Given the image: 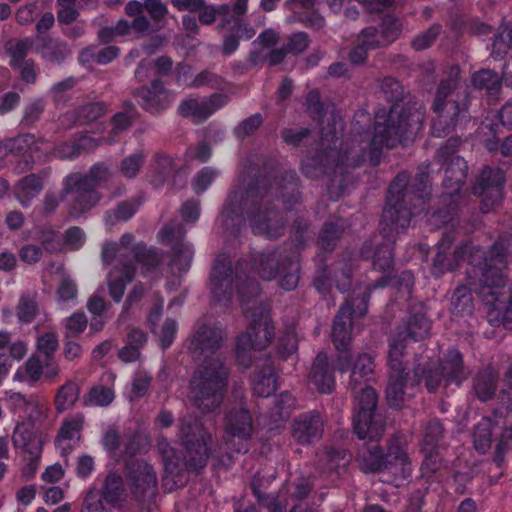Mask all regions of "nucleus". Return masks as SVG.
<instances>
[{
  "label": "nucleus",
  "mask_w": 512,
  "mask_h": 512,
  "mask_svg": "<svg viewBox=\"0 0 512 512\" xmlns=\"http://www.w3.org/2000/svg\"><path fill=\"white\" fill-rule=\"evenodd\" d=\"M105 113V107L101 103H90L80 110V115L77 119L79 123H87L94 121Z\"/></svg>",
  "instance_id": "obj_58"
},
{
  "label": "nucleus",
  "mask_w": 512,
  "mask_h": 512,
  "mask_svg": "<svg viewBox=\"0 0 512 512\" xmlns=\"http://www.w3.org/2000/svg\"><path fill=\"white\" fill-rule=\"evenodd\" d=\"M460 70L453 66L448 72V78L441 81L433 102L437 114L432 122V134L442 137L448 134L456 125L459 118L465 117V109L457 102L456 85Z\"/></svg>",
  "instance_id": "obj_8"
},
{
  "label": "nucleus",
  "mask_w": 512,
  "mask_h": 512,
  "mask_svg": "<svg viewBox=\"0 0 512 512\" xmlns=\"http://www.w3.org/2000/svg\"><path fill=\"white\" fill-rule=\"evenodd\" d=\"M393 256L390 246H383L373 257V265L375 268L387 270L392 264Z\"/></svg>",
  "instance_id": "obj_61"
},
{
  "label": "nucleus",
  "mask_w": 512,
  "mask_h": 512,
  "mask_svg": "<svg viewBox=\"0 0 512 512\" xmlns=\"http://www.w3.org/2000/svg\"><path fill=\"white\" fill-rule=\"evenodd\" d=\"M492 421L489 418H483L476 426L473 434L474 446L482 453L486 452L491 445Z\"/></svg>",
  "instance_id": "obj_41"
},
{
  "label": "nucleus",
  "mask_w": 512,
  "mask_h": 512,
  "mask_svg": "<svg viewBox=\"0 0 512 512\" xmlns=\"http://www.w3.org/2000/svg\"><path fill=\"white\" fill-rule=\"evenodd\" d=\"M109 171L103 164L92 167L88 175L78 173L69 175L64 183V196L68 202L69 215L82 216L99 201L95 188L108 179Z\"/></svg>",
  "instance_id": "obj_7"
},
{
  "label": "nucleus",
  "mask_w": 512,
  "mask_h": 512,
  "mask_svg": "<svg viewBox=\"0 0 512 512\" xmlns=\"http://www.w3.org/2000/svg\"><path fill=\"white\" fill-rule=\"evenodd\" d=\"M280 260L276 253L262 255L259 258L258 273L264 280H271L277 275Z\"/></svg>",
  "instance_id": "obj_45"
},
{
  "label": "nucleus",
  "mask_w": 512,
  "mask_h": 512,
  "mask_svg": "<svg viewBox=\"0 0 512 512\" xmlns=\"http://www.w3.org/2000/svg\"><path fill=\"white\" fill-rule=\"evenodd\" d=\"M58 345L57 335L54 332H45L36 339V354L45 356V360H53V355L57 351Z\"/></svg>",
  "instance_id": "obj_42"
},
{
  "label": "nucleus",
  "mask_w": 512,
  "mask_h": 512,
  "mask_svg": "<svg viewBox=\"0 0 512 512\" xmlns=\"http://www.w3.org/2000/svg\"><path fill=\"white\" fill-rule=\"evenodd\" d=\"M42 250L33 244L24 245L19 251L20 259L27 264H34L40 260Z\"/></svg>",
  "instance_id": "obj_63"
},
{
  "label": "nucleus",
  "mask_w": 512,
  "mask_h": 512,
  "mask_svg": "<svg viewBox=\"0 0 512 512\" xmlns=\"http://www.w3.org/2000/svg\"><path fill=\"white\" fill-rule=\"evenodd\" d=\"M37 312V305L33 299L27 297L20 299L16 312L20 323H31L35 319Z\"/></svg>",
  "instance_id": "obj_50"
},
{
  "label": "nucleus",
  "mask_w": 512,
  "mask_h": 512,
  "mask_svg": "<svg viewBox=\"0 0 512 512\" xmlns=\"http://www.w3.org/2000/svg\"><path fill=\"white\" fill-rule=\"evenodd\" d=\"M60 374L59 364L54 360H41L38 354H32L18 366L12 375V382L34 387L39 381H54Z\"/></svg>",
  "instance_id": "obj_14"
},
{
  "label": "nucleus",
  "mask_w": 512,
  "mask_h": 512,
  "mask_svg": "<svg viewBox=\"0 0 512 512\" xmlns=\"http://www.w3.org/2000/svg\"><path fill=\"white\" fill-rule=\"evenodd\" d=\"M114 397V391L111 388L95 385L83 397V402L86 406H107Z\"/></svg>",
  "instance_id": "obj_40"
},
{
  "label": "nucleus",
  "mask_w": 512,
  "mask_h": 512,
  "mask_svg": "<svg viewBox=\"0 0 512 512\" xmlns=\"http://www.w3.org/2000/svg\"><path fill=\"white\" fill-rule=\"evenodd\" d=\"M136 97L139 104L152 113L165 109L174 100V95L159 82H153L151 88H142Z\"/></svg>",
  "instance_id": "obj_27"
},
{
  "label": "nucleus",
  "mask_w": 512,
  "mask_h": 512,
  "mask_svg": "<svg viewBox=\"0 0 512 512\" xmlns=\"http://www.w3.org/2000/svg\"><path fill=\"white\" fill-rule=\"evenodd\" d=\"M134 112L133 109H130L126 112H120L117 113L111 123V136L107 138L108 143L114 142V136L125 130L131 123V120L133 118Z\"/></svg>",
  "instance_id": "obj_54"
},
{
  "label": "nucleus",
  "mask_w": 512,
  "mask_h": 512,
  "mask_svg": "<svg viewBox=\"0 0 512 512\" xmlns=\"http://www.w3.org/2000/svg\"><path fill=\"white\" fill-rule=\"evenodd\" d=\"M273 197L281 198L284 206H286L285 196L283 194L278 195V187H261L256 191L249 190L245 195L233 192L229 195L219 219L228 228L230 223L232 225L239 224L244 217V211H246L252 231L255 234L267 238H277L281 235L283 225L276 218L275 213L266 207V204Z\"/></svg>",
  "instance_id": "obj_2"
},
{
  "label": "nucleus",
  "mask_w": 512,
  "mask_h": 512,
  "mask_svg": "<svg viewBox=\"0 0 512 512\" xmlns=\"http://www.w3.org/2000/svg\"><path fill=\"white\" fill-rule=\"evenodd\" d=\"M373 371V360L367 354L358 356L351 368L350 386L355 394L354 430L360 439L376 440L383 432V425L374 419L376 392L366 384Z\"/></svg>",
  "instance_id": "obj_5"
},
{
  "label": "nucleus",
  "mask_w": 512,
  "mask_h": 512,
  "mask_svg": "<svg viewBox=\"0 0 512 512\" xmlns=\"http://www.w3.org/2000/svg\"><path fill=\"white\" fill-rule=\"evenodd\" d=\"M500 247L502 248L501 243H497L493 247L492 255L489 258L491 264H489L484 273L485 286L481 290V295L483 296L485 303L493 306L495 309H500V305L498 304L499 299L496 297L495 301H490L488 297L497 296L498 292L495 289L504 285L503 275L497 273V270H499L500 266L503 265L504 257V255L499 251Z\"/></svg>",
  "instance_id": "obj_22"
},
{
  "label": "nucleus",
  "mask_w": 512,
  "mask_h": 512,
  "mask_svg": "<svg viewBox=\"0 0 512 512\" xmlns=\"http://www.w3.org/2000/svg\"><path fill=\"white\" fill-rule=\"evenodd\" d=\"M500 83L499 75L490 70H481L472 77V84L479 89L495 90Z\"/></svg>",
  "instance_id": "obj_47"
},
{
  "label": "nucleus",
  "mask_w": 512,
  "mask_h": 512,
  "mask_svg": "<svg viewBox=\"0 0 512 512\" xmlns=\"http://www.w3.org/2000/svg\"><path fill=\"white\" fill-rule=\"evenodd\" d=\"M142 4L137 1H130L125 7L126 14L135 17L131 24L126 20H120L114 28L102 29L99 33L103 41H107L116 36L134 35L145 32L148 29V20L141 15Z\"/></svg>",
  "instance_id": "obj_20"
},
{
  "label": "nucleus",
  "mask_w": 512,
  "mask_h": 512,
  "mask_svg": "<svg viewBox=\"0 0 512 512\" xmlns=\"http://www.w3.org/2000/svg\"><path fill=\"white\" fill-rule=\"evenodd\" d=\"M361 467L366 472L381 471L383 480L392 482L395 486L403 485L411 472L406 454L399 447H390L385 459L380 449L373 447L363 457Z\"/></svg>",
  "instance_id": "obj_9"
},
{
  "label": "nucleus",
  "mask_w": 512,
  "mask_h": 512,
  "mask_svg": "<svg viewBox=\"0 0 512 512\" xmlns=\"http://www.w3.org/2000/svg\"><path fill=\"white\" fill-rule=\"evenodd\" d=\"M199 12V20L202 24L209 25L213 23L217 16H226L229 14L228 6L214 7L206 5L203 1V6L197 11Z\"/></svg>",
  "instance_id": "obj_53"
},
{
  "label": "nucleus",
  "mask_w": 512,
  "mask_h": 512,
  "mask_svg": "<svg viewBox=\"0 0 512 512\" xmlns=\"http://www.w3.org/2000/svg\"><path fill=\"white\" fill-rule=\"evenodd\" d=\"M127 485L136 499L150 498L156 492L157 477L146 462L136 460L128 465Z\"/></svg>",
  "instance_id": "obj_18"
},
{
  "label": "nucleus",
  "mask_w": 512,
  "mask_h": 512,
  "mask_svg": "<svg viewBox=\"0 0 512 512\" xmlns=\"http://www.w3.org/2000/svg\"><path fill=\"white\" fill-rule=\"evenodd\" d=\"M217 172L209 167L203 168L194 178L192 186L196 193L205 191L208 186L214 181Z\"/></svg>",
  "instance_id": "obj_56"
},
{
  "label": "nucleus",
  "mask_w": 512,
  "mask_h": 512,
  "mask_svg": "<svg viewBox=\"0 0 512 512\" xmlns=\"http://www.w3.org/2000/svg\"><path fill=\"white\" fill-rule=\"evenodd\" d=\"M273 327L271 325L269 312L264 309L257 315H253L252 324L247 331L240 335L236 343V354L240 362L246 354L254 350L264 349L271 341Z\"/></svg>",
  "instance_id": "obj_13"
},
{
  "label": "nucleus",
  "mask_w": 512,
  "mask_h": 512,
  "mask_svg": "<svg viewBox=\"0 0 512 512\" xmlns=\"http://www.w3.org/2000/svg\"><path fill=\"white\" fill-rule=\"evenodd\" d=\"M222 331L218 327L202 326L195 332L189 343L193 357L202 359L190 381L189 398L200 410L211 411L223 400L227 385L228 369L218 348Z\"/></svg>",
  "instance_id": "obj_1"
},
{
  "label": "nucleus",
  "mask_w": 512,
  "mask_h": 512,
  "mask_svg": "<svg viewBox=\"0 0 512 512\" xmlns=\"http://www.w3.org/2000/svg\"><path fill=\"white\" fill-rule=\"evenodd\" d=\"M12 441L15 449L29 461L23 471L25 477L33 478L42 454V436L34 430L30 422L22 421L16 425Z\"/></svg>",
  "instance_id": "obj_12"
},
{
  "label": "nucleus",
  "mask_w": 512,
  "mask_h": 512,
  "mask_svg": "<svg viewBox=\"0 0 512 512\" xmlns=\"http://www.w3.org/2000/svg\"><path fill=\"white\" fill-rule=\"evenodd\" d=\"M144 161V156L141 152L132 154L121 162L120 170L123 176L132 178L137 175Z\"/></svg>",
  "instance_id": "obj_52"
},
{
  "label": "nucleus",
  "mask_w": 512,
  "mask_h": 512,
  "mask_svg": "<svg viewBox=\"0 0 512 512\" xmlns=\"http://www.w3.org/2000/svg\"><path fill=\"white\" fill-rule=\"evenodd\" d=\"M150 377L145 372H139L135 375L132 381V387L127 397L130 401L142 397L149 386Z\"/></svg>",
  "instance_id": "obj_55"
},
{
  "label": "nucleus",
  "mask_w": 512,
  "mask_h": 512,
  "mask_svg": "<svg viewBox=\"0 0 512 512\" xmlns=\"http://www.w3.org/2000/svg\"><path fill=\"white\" fill-rule=\"evenodd\" d=\"M429 325L424 318H415L412 323H410L407 331V335L414 339H421L428 334Z\"/></svg>",
  "instance_id": "obj_64"
},
{
  "label": "nucleus",
  "mask_w": 512,
  "mask_h": 512,
  "mask_svg": "<svg viewBox=\"0 0 512 512\" xmlns=\"http://www.w3.org/2000/svg\"><path fill=\"white\" fill-rule=\"evenodd\" d=\"M309 386L321 393H330L335 385L334 376L328 369L327 356L318 354L309 374Z\"/></svg>",
  "instance_id": "obj_29"
},
{
  "label": "nucleus",
  "mask_w": 512,
  "mask_h": 512,
  "mask_svg": "<svg viewBox=\"0 0 512 512\" xmlns=\"http://www.w3.org/2000/svg\"><path fill=\"white\" fill-rule=\"evenodd\" d=\"M136 210L137 206L134 203H123L107 215L106 222L113 224L114 221H127L135 214Z\"/></svg>",
  "instance_id": "obj_57"
},
{
  "label": "nucleus",
  "mask_w": 512,
  "mask_h": 512,
  "mask_svg": "<svg viewBox=\"0 0 512 512\" xmlns=\"http://www.w3.org/2000/svg\"><path fill=\"white\" fill-rule=\"evenodd\" d=\"M42 179L36 175L23 178L15 187L16 198L23 206H27L32 198L42 190Z\"/></svg>",
  "instance_id": "obj_37"
},
{
  "label": "nucleus",
  "mask_w": 512,
  "mask_h": 512,
  "mask_svg": "<svg viewBox=\"0 0 512 512\" xmlns=\"http://www.w3.org/2000/svg\"><path fill=\"white\" fill-rule=\"evenodd\" d=\"M480 188L475 189V193L480 196L489 194L495 198L501 196V186L504 182V175L500 169L485 168L480 176Z\"/></svg>",
  "instance_id": "obj_34"
},
{
  "label": "nucleus",
  "mask_w": 512,
  "mask_h": 512,
  "mask_svg": "<svg viewBox=\"0 0 512 512\" xmlns=\"http://www.w3.org/2000/svg\"><path fill=\"white\" fill-rule=\"evenodd\" d=\"M56 272L61 273V279L55 292L58 303L76 305L78 296L76 281L64 272L62 265L56 266Z\"/></svg>",
  "instance_id": "obj_35"
},
{
  "label": "nucleus",
  "mask_w": 512,
  "mask_h": 512,
  "mask_svg": "<svg viewBox=\"0 0 512 512\" xmlns=\"http://www.w3.org/2000/svg\"><path fill=\"white\" fill-rule=\"evenodd\" d=\"M173 259L170 267L172 271L177 270L179 273H184L189 270L193 258V247L189 243H177L173 247Z\"/></svg>",
  "instance_id": "obj_39"
},
{
  "label": "nucleus",
  "mask_w": 512,
  "mask_h": 512,
  "mask_svg": "<svg viewBox=\"0 0 512 512\" xmlns=\"http://www.w3.org/2000/svg\"><path fill=\"white\" fill-rule=\"evenodd\" d=\"M299 265L296 261H289L281 264L280 286L285 290L294 289L299 280Z\"/></svg>",
  "instance_id": "obj_46"
},
{
  "label": "nucleus",
  "mask_w": 512,
  "mask_h": 512,
  "mask_svg": "<svg viewBox=\"0 0 512 512\" xmlns=\"http://www.w3.org/2000/svg\"><path fill=\"white\" fill-rule=\"evenodd\" d=\"M399 25L397 20L392 16L384 19L382 26V36L375 28L368 27L363 29L359 37V46L355 48L349 55V59L353 64H360L366 59V51L368 48H374L378 45H386L394 41L397 37Z\"/></svg>",
  "instance_id": "obj_16"
},
{
  "label": "nucleus",
  "mask_w": 512,
  "mask_h": 512,
  "mask_svg": "<svg viewBox=\"0 0 512 512\" xmlns=\"http://www.w3.org/2000/svg\"><path fill=\"white\" fill-rule=\"evenodd\" d=\"M416 215L415 213L408 212L405 208L398 209L392 206L390 203L383 211L382 215V229L389 232L395 230L398 232L399 229L405 230L410 225V216Z\"/></svg>",
  "instance_id": "obj_33"
},
{
  "label": "nucleus",
  "mask_w": 512,
  "mask_h": 512,
  "mask_svg": "<svg viewBox=\"0 0 512 512\" xmlns=\"http://www.w3.org/2000/svg\"><path fill=\"white\" fill-rule=\"evenodd\" d=\"M4 401L13 413L22 414L29 421L41 420L48 410L47 404L36 395H25L14 390H5Z\"/></svg>",
  "instance_id": "obj_19"
},
{
  "label": "nucleus",
  "mask_w": 512,
  "mask_h": 512,
  "mask_svg": "<svg viewBox=\"0 0 512 512\" xmlns=\"http://www.w3.org/2000/svg\"><path fill=\"white\" fill-rule=\"evenodd\" d=\"M252 388L254 393L260 397H268L274 393L277 388V379L271 366H265L254 375Z\"/></svg>",
  "instance_id": "obj_36"
},
{
  "label": "nucleus",
  "mask_w": 512,
  "mask_h": 512,
  "mask_svg": "<svg viewBox=\"0 0 512 512\" xmlns=\"http://www.w3.org/2000/svg\"><path fill=\"white\" fill-rule=\"evenodd\" d=\"M180 433L182 445L185 449V454H181V457L175 453V450L168 443L161 442L159 444L167 473L173 472L174 467L179 465L181 458L185 465L200 468L205 465L209 456L208 440L210 436L204 430L201 422L195 420L191 423L183 420Z\"/></svg>",
  "instance_id": "obj_6"
},
{
  "label": "nucleus",
  "mask_w": 512,
  "mask_h": 512,
  "mask_svg": "<svg viewBox=\"0 0 512 512\" xmlns=\"http://www.w3.org/2000/svg\"><path fill=\"white\" fill-rule=\"evenodd\" d=\"M403 334H399V340L393 341L389 349V365L392 373L387 386V400L390 406L400 408L403 404L404 368L400 361L403 350Z\"/></svg>",
  "instance_id": "obj_17"
},
{
  "label": "nucleus",
  "mask_w": 512,
  "mask_h": 512,
  "mask_svg": "<svg viewBox=\"0 0 512 512\" xmlns=\"http://www.w3.org/2000/svg\"><path fill=\"white\" fill-rule=\"evenodd\" d=\"M5 48L11 55V65L16 66L23 62V58L32 48V41L13 39L6 43Z\"/></svg>",
  "instance_id": "obj_44"
},
{
  "label": "nucleus",
  "mask_w": 512,
  "mask_h": 512,
  "mask_svg": "<svg viewBox=\"0 0 512 512\" xmlns=\"http://www.w3.org/2000/svg\"><path fill=\"white\" fill-rule=\"evenodd\" d=\"M475 393L482 401L492 397L495 391V382L491 373L479 375L474 383Z\"/></svg>",
  "instance_id": "obj_48"
},
{
  "label": "nucleus",
  "mask_w": 512,
  "mask_h": 512,
  "mask_svg": "<svg viewBox=\"0 0 512 512\" xmlns=\"http://www.w3.org/2000/svg\"><path fill=\"white\" fill-rule=\"evenodd\" d=\"M512 46V30L504 28L494 39L491 56L500 60L508 54Z\"/></svg>",
  "instance_id": "obj_43"
},
{
  "label": "nucleus",
  "mask_w": 512,
  "mask_h": 512,
  "mask_svg": "<svg viewBox=\"0 0 512 512\" xmlns=\"http://www.w3.org/2000/svg\"><path fill=\"white\" fill-rule=\"evenodd\" d=\"M134 237L124 234L119 243L106 242L102 248V260L105 264L116 262L115 267L109 271L107 281L111 297L119 302L124 294L126 284L134 275V268L124 264V258L135 259L137 268L149 271L156 266L159 257L153 250H146L141 245L133 246Z\"/></svg>",
  "instance_id": "obj_4"
},
{
  "label": "nucleus",
  "mask_w": 512,
  "mask_h": 512,
  "mask_svg": "<svg viewBox=\"0 0 512 512\" xmlns=\"http://www.w3.org/2000/svg\"><path fill=\"white\" fill-rule=\"evenodd\" d=\"M252 433V419L249 412L241 407L228 414L225 424V437L228 442L236 446L247 441Z\"/></svg>",
  "instance_id": "obj_25"
},
{
  "label": "nucleus",
  "mask_w": 512,
  "mask_h": 512,
  "mask_svg": "<svg viewBox=\"0 0 512 512\" xmlns=\"http://www.w3.org/2000/svg\"><path fill=\"white\" fill-rule=\"evenodd\" d=\"M237 294L240 297V300L243 305L245 303H249L250 300H246V291L249 293L250 296H256L259 291L258 284L254 280H242V278L238 277L236 279L235 283Z\"/></svg>",
  "instance_id": "obj_60"
},
{
  "label": "nucleus",
  "mask_w": 512,
  "mask_h": 512,
  "mask_svg": "<svg viewBox=\"0 0 512 512\" xmlns=\"http://www.w3.org/2000/svg\"><path fill=\"white\" fill-rule=\"evenodd\" d=\"M225 104L226 98L219 94L213 95L209 99L190 98L180 104L179 112L185 117H190L195 122H201Z\"/></svg>",
  "instance_id": "obj_23"
},
{
  "label": "nucleus",
  "mask_w": 512,
  "mask_h": 512,
  "mask_svg": "<svg viewBox=\"0 0 512 512\" xmlns=\"http://www.w3.org/2000/svg\"><path fill=\"white\" fill-rule=\"evenodd\" d=\"M441 376L445 381V385H459L466 379L467 374L462 365V356L458 351L452 350L448 353L447 358L442 364Z\"/></svg>",
  "instance_id": "obj_32"
},
{
  "label": "nucleus",
  "mask_w": 512,
  "mask_h": 512,
  "mask_svg": "<svg viewBox=\"0 0 512 512\" xmlns=\"http://www.w3.org/2000/svg\"><path fill=\"white\" fill-rule=\"evenodd\" d=\"M367 311V299L365 297L356 298L353 304L346 302L336 316L332 337L336 349L339 351L338 370L343 373L350 369V354L346 350L351 339L352 320L363 316Z\"/></svg>",
  "instance_id": "obj_10"
},
{
  "label": "nucleus",
  "mask_w": 512,
  "mask_h": 512,
  "mask_svg": "<svg viewBox=\"0 0 512 512\" xmlns=\"http://www.w3.org/2000/svg\"><path fill=\"white\" fill-rule=\"evenodd\" d=\"M177 81L186 86H199L210 81V75L202 72L196 77H191V69L188 66H181L177 71Z\"/></svg>",
  "instance_id": "obj_51"
},
{
  "label": "nucleus",
  "mask_w": 512,
  "mask_h": 512,
  "mask_svg": "<svg viewBox=\"0 0 512 512\" xmlns=\"http://www.w3.org/2000/svg\"><path fill=\"white\" fill-rule=\"evenodd\" d=\"M88 320L84 313H74L65 319L64 328L66 337H77L87 327Z\"/></svg>",
  "instance_id": "obj_49"
},
{
  "label": "nucleus",
  "mask_w": 512,
  "mask_h": 512,
  "mask_svg": "<svg viewBox=\"0 0 512 512\" xmlns=\"http://www.w3.org/2000/svg\"><path fill=\"white\" fill-rule=\"evenodd\" d=\"M83 422V417L76 415L66 419L61 425L55 439V446L62 456L70 454L80 443Z\"/></svg>",
  "instance_id": "obj_26"
},
{
  "label": "nucleus",
  "mask_w": 512,
  "mask_h": 512,
  "mask_svg": "<svg viewBox=\"0 0 512 512\" xmlns=\"http://www.w3.org/2000/svg\"><path fill=\"white\" fill-rule=\"evenodd\" d=\"M125 499V490L121 477L117 473L107 475L103 491L90 490L85 499L81 512H108L103 500L112 507H117Z\"/></svg>",
  "instance_id": "obj_15"
},
{
  "label": "nucleus",
  "mask_w": 512,
  "mask_h": 512,
  "mask_svg": "<svg viewBox=\"0 0 512 512\" xmlns=\"http://www.w3.org/2000/svg\"><path fill=\"white\" fill-rule=\"evenodd\" d=\"M161 308L162 302L151 310L148 316V322L151 326L152 332L157 336L162 348H167L175 338L177 323L175 320L167 318L159 327H157L156 322L160 317Z\"/></svg>",
  "instance_id": "obj_30"
},
{
  "label": "nucleus",
  "mask_w": 512,
  "mask_h": 512,
  "mask_svg": "<svg viewBox=\"0 0 512 512\" xmlns=\"http://www.w3.org/2000/svg\"><path fill=\"white\" fill-rule=\"evenodd\" d=\"M323 422L318 413L306 414L299 417L293 427V437L299 443H309L321 436Z\"/></svg>",
  "instance_id": "obj_28"
},
{
  "label": "nucleus",
  "mask_w": 512,
  "mask_h": 512,
  "mask_svg": "<svg viewBox=\"0 0 512 512\" xmlns=\"http://www.w3.org/2000/svg\"><path fill=\"white\" fill-rule=\"evenodd\" d=\"M235 283L236 280L231 275L230 261L225 255L219 256L215 261L210 278L213 297L219 302L230 300Z\"/></svg>",
  "instance_id": "obj_21"
},
{
  "label": "nucleus",
  "mask_w": 512,
  "mask_h": 512,
  "mask_svg": "<svg viewBox=\"0 0 512 512\" xmlns=\"http://www.w3.org/2000/svg\"><path fill=\"white\" fill-rule=\"evenodd\" d=\"M423 119L424 111L416 104L395 103L388 112L378 111L373 132H366L363 140L369 146L370 160L376 161L378 152L384 147L393 148L402 140L415 136L422 128Z\"/></svg>",
  "instance_id": "obj_3"
},
{
  "label": "nucleus",
  "mask_w": 512,
  "mask_h": 512,
  "mask_svg": "<svg viewBox=\"0 0 512 512\" xmlns=\"http://www.w3.org/2000/svg\"><path fill=\"white\" fill-rule=\"evenodd\" d=\"M86 237L82 229L78 227H72L65 232L64 243L68 249L77 250L83 246Z\"/></svg>",
  "instance_id": "obj_59"
},
{
  "label": "nucleus",
  "mask_w": 512,
  "mask_h": 512,
  "mask_svg": "<svg viewBox=\"0 0 512 512\" xmlns=\"http://www.w3.org/2000/svg\"><path fill=\"white\" fill-rule=\"evenodd\" d=\"M80 394V388L77 383L67 381L60 386L55 395L54 404L58 412H64L77 402Z\"/></svg>",
  "instance_id": "obj_38"
},
{
  "label": "nucleus",
  "mask_w": 512,
  "mask_h": 512,
  "mask_svg": "<svg viewBox=\"0 0 512 512\" xmlns=\"http://www.w3.org/2000/svg\"><path fill=\"white\" fill-rule=\"evenodd\" d=\"M467 163L466 161L456 156L451 159L449 166L445 170L444 186L448 189V194L452 195L460 190L461 185L464 183L467 176Z\"/></svg>",
  "instance_id": "obj_31"
},
{
  "label": "nucleus",
  "mask_w": 512,
  "mask_h": 512,
  "mask_svg": "<svg viewBox=\"0 0 512 512\" xmlns=\"http://www.w3.org/2000/svg\"><path fill=\"white\" fill-rule=\"evenodd\" d=\"M46 143L37 140L32 134H21L15 138L4 140L0 144L1 157L9 152L15 154H29L31 160L40 159L41 155L48 151Z\"/></svg>",
  "instance_id": "obj_24"
},
{
  "label": "nucleus",
  "mask_w": 512,
  "mask_h": 512,
  "mask_svg": "<svg viewBox=\"0 0 512 512\" xmlns=\"http://www.w3.org/2000/svg\"><path fill=\"white\" fill-rule=\"evenodd\" d=\"M326 118L328 121L332 119L333 127L329 130H323L321 146L324 148V151L321 155H319V161L309 158L302 162V171L306 176L310 178H316L322 172H324L323 167L326 169L329 166H354L358 163V161L354 159V151L346 152L343 155H340L336 149L330 147L331 142H333L334 147H336V126L338 125L339 128H342V126L341 121H336V118L333 115L326 116Z\"/></svg>",
  "instance_id": "obj_11"
},
{
  "label": "nucleus",
  "mask_w": 512,
  "mask_h": 512,
  "mask_svg": "<svg viewBox=\"0 0 512 512\" xmlns=\"http://www.w3.org/2000/svg\"><path fill=\"white\" fill-rule=\"evenodd\" d=\"M439 33V27L433 26L429 28L426 32L418 35L413 40V47L416 50H423L431 45V43L436 39Z\"/></svg>",
  "instance_id": "obj_62"
}]
</instances>
